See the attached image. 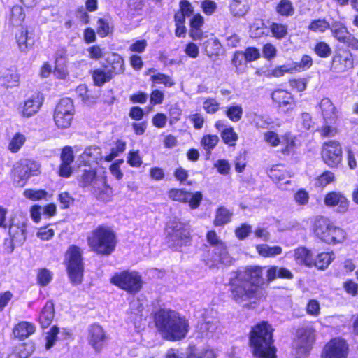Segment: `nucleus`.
<instances>
[{"mask_svg":"<svg viewBox=\"0 0 358 358\" xmlns=\"http://www.w3.org/2000/svg\"><path fill=\"white\" fill-rule=\"evenodd\" d=\"M74 156L71 147H65L61 154V160L63 164H69L73 162Z\"/></svg>","mask_w":358,"mask_h":358,"instance_id":"052dcab7","label":"nucleus"},{"mask_svg":"<svg viewBox=\"0 0 358 358\" xmlns=\"http://www.w3.org/2000/svg\"><path fill=\"white\" fill-rule=\"evenodd\" d=\"M16 38L21 52H27L34 44V38L28 36L27 31H22Z\"/></svg>","mask_w":358,"mask_h":358,"instance_id":"e433bc0d","label":"nucleus"},{"mask_svg":"<svg viewBox=\"0 0 358 358\" xmlns=\"http://www.w3.org/2000/svg\"><path fill=\"white\" fill-rule=\"evenodd\" d=\"M319 130L321 136L324 138L333 137L337 134V129L334 127L329 125L330 123H324Z\"/></svg>","mask_w":358,"mask_h":358,"instance_id":"4d7b16f0","label":"nucleus"},{"mask_svg":"<svg viewBox=\"0 0 358 358\" xmlns=\"http://www.w3.org/2000/svg\"><path fill=\"white\" fill-rule=\"evenodd\" d=\"M110 31V27L108 23L103 19L100 18L98 20L97 34L101 37H105Z\"/></svg>","mask_w":358,"mask_h":358,"instance_id":"338daca9","label":"nucleus"},{"mask_svg":"<svg viewBox=\"0 0 358 358\" xmlns=\"http://www.w3.org/2000/svg\"><path fill=\"white\" fill-rule=\"evenodd\" d=\"M294 257L298 263L307 266H313L314 259L310 250L305 248H299L295 250Z\"/></svg>","mask_w":358,"mask_h":358,"instance_id":"473e14b6","label":"nucleus"},{"mask_svg":"<svg viewBox=\"0 0 358 358\" xmlns=\"http://www.w3.org/2000/svg\"><path fill=\"white\" fill-rule=\"evenodd\" d=\"M23 194L26 198L30 200L38 201L45 199L48 195V192L43 189L34 190L28 189L24 191Z\"/></svg>","mask_w":358,"mask_h":358,"instance_id":"8fccbe9b","label":"nucleus"},{"mask_svg":"<svg viewBox=\"0 0 358 358\" xmlns=\"http://www.w3.org/2000/svg\"><path fill=\"white\" fill-rule=\"evenodd\" d=\"M233 213L225 207H219L215 213L213 224L215 226H223L228 224L231 221Z\"/></svg>","mask_w":358,"mask_h":358,"instance_id":"72a5a7b5","label":"nucleus"},{"mask_svg":"<svg viewBox=\"0 0 358 358\" xmlns=\"http://www.w3.org/2000/svg\"><path fill=\"white\" fill-rule=\"evenodd\" d=\"M249 10L246 0H233L230 4L231 13L235 17H243Z\"/></svg>","mask_w":358,"mask_h":358,"instance_id":"c9c22d12","label":"nucleus"},{"mask_svg":"<svg viewBox=\"0 0 358 358\" xmlns=\"http://www.w3.org/2000/svg\"><path fill=\"white\" fill-rule=\"evenodd\" d=\"M87 243L94 252L101 255H110L117 244L114 231L109 227L99 225L87 236Z\"/></svg>","mask_w":358,"mask_h":358,"instance_id":"7ed1b4c3","label":"nucleus"},{"mask_svg":"<svg viewBox=\"0 0 358 358\" xmlns=\"http://www.w3.org/2000/svg\"><path fill=\"white\" fill-rule=\"evenodd\" d=\"M268 176L274 182L278 184L281 189H285L284 186L290 182V176L285 168L280 164L273 166L268 170Z\"/></svg>","mask_w":358,"mask_h":358,"instance_id":"aec40b11","label":"nucleus"},{"mask_svg":"<svg viewBox=\"0 0 358 358\" xmlns=\"http://www.w3.org/2000/svg\"><path fill=\"white\" fill-rule=\"evenodd\" d=\"M9 234L11 237L13 246L20 245L26 239V226L24 222H13L9 227Z\"/></svg>","mask_w":358,"mask_h":358,"instance_id":"393cba45","label":"nucleus"},{"mask_svg":"<svg viewBox=\"0 0 358 358\" xmlns=\"http://www.w3.org/2000/svg\"><path fill=\"white\" fill-rule=\"evenodd\" d=\"M170 333L168 334L169 341H180L186 337L189 329V322L185 316L178 314L176 320L171 325Z\"/></svg>","mask_w":358,"mask_h":358,"instance_id":"6ab92c4d","label":"nucleus"},{"mask_svg":"<svg viewBox=\"0 0 358 358\" xmlns=\"http://www.w3.org/2000/svg\"><path fill=\"white\" fill-rule=\"evenodd\" d=\"M178 313L170 309H160L155 314V323L163 338H168L172 324L176 320Z\"/></svg>","mask_w":358,"mask_h":358,"instance_id":"f8f14e48","label":"nucleus"},{"mask_svg":"<svg viewBox=\"0 0 358 358\" xmlns=\"http://www.w3.org/2000/svg\"><path fill=\"white\" fill-rule=\"evenodd\" d=\"M52 275L50 271L46 268L40 269L37 275V280L41 286H46L52 280Z\"/></svg>","mask_w":358,"mask_h":358,"instance_id":"603ef678","label":"nucleus"},{"mask_svg":"<svg viewBox=\"0 0 358 358\" xmlns=\"http://www.w3.org/2000/svg\"><path fill=\"white\" fill-rule=\"evenodd\" d=\"M297 337L296 356L297 358H306L315 342V331L311 327H301L297 331Z\"/></svg>","mask_w":358,"mask_h":358,"instance_id":"9d476101","label":"nucleus"},{"mask_svg":"<svg viewBox=\"0 0 358 358\" xmlns=\"http://www.w3.org/2000/svg\"><path fill=\"white\" fill-rule=\"evenodd\" d=\"M151 80L154 83H162L166 87H171L174 85V82L171 80V78L165 74L159 73L153 75L150 78Z\"/></svg>","mask_w":358,"mask_h":358,"instance_id":"864d4df0","label":"nucleus"},{"mask_svg":"<svg viewBox=\"0 0 358 358\" xmlns=\"http://www.w3.org/2000/svg\"><path fill=\"white\" fill-rule=\"evenodd\" d=\"M218 141L219 138L217 135L208 134L202 138L201 143L206 151L210 152L217 145Z\"/></svg>","mask_w":358,"mask_h":358,"instance_id":"de8ad7c7","label":"nucleus"},{"mask_svg":"<svg viewBox=\"0 0 358 358\" xmlns=\"http://www.w3.org/2000/svg\"><path fill=\"white\" fill-rule=\"evenodd\" d=\"M348 354L347 343L341 338H335L325 345L321 358H347Z\"/></svg>","mask_w":358,"mask_h":358,"instance_id":"2eb2a0df","label":"nucleus"},{"mask_svg":"<svg viewBox=\"0 0 358 358\" xmlns=\"http://www.w3.org/2000/svg\"><path fill=\"white\" fill-rule=\"evenodd\" d=\"M346 233L342 229L333 226L331 234H329V242L327 243L336 244L343 241L345 238Z\"/></svg>","mask_w":358,"mask_h":358,"instance_id":"a18cd8bd","label":"nucleus"},{"mask_svg":"<svg viewBox=\"0 0 358 358\" xmlns=\"http://www.w3.org/2000/svg\"><path fill=\"white\" fill-rule=\"evenodd\" d=\"M54 316V304L52 301H47L38 318L42 328L48 327L51 324Z\"/></svg>","mask_w":358,"mask_h":358,"instance_id":"c756f323","label":"nucleus"},{"mask_svg":"<svg viewBox=\"0 0 358 358\" xmlns=\"http://www.w3.org/2000/svg\"><path fill=\"white\" fill-rule=\"evenodd\" d=\"M333 255V254L328 252L319 254L317 256V258L314 260L313 266H316L319 269H325L334 259Z\"/></svg>","mask_w":358,"mask_h":358,"instance_id":"ea45409f","label":"nucleus"},{"mask_svg":"<svg viewBox=\"0 0 358 358\" xmlns=\"http://www.w3.org/2000/svg\"><path fill=\"white\" fill-rule=\"evenodd\" d=\"M75 109L73 101L69 98L60 99L54 113V121L59 129L69 128L73 120Z\"/></svg>","mask_w":358,"mask_h":358,"instance_id":"0eeeda50","label":"nucleus"},{"mask_svg":"<svg viewBox=\"0 0 358 358\" xmlns=\"http://www.w3.org/2000/svg\"><path fill=\"white\" fill-rule=\"evenodd\" d=\"M285 147L282 149L281 152L284 155H289L292 152L295 148V138L290 134H285L282 136L281 142Z\"/></svg>","mask_w":358,"mask_h":358,"instance_id":"a19ab883","label":"nucleus"},{"mask_svg":"<svg viewBox=\"0 0 358 358\" xmlns=\"http://www.w3.org/2000/svg\"><path fill=\"white\" fill-rule=\"evenodd\" d=\"M43 103V99L39 94H36L24 102L22 108V115L24 117H31L36 113Z\"/></svg>","mask_w":358,"mask_h":358,"instance_id":"b1692460","label":"nucleus"},{"mask_svg":"<svg viewBox=\"0 0 358 358\" xmlns=\"http://www.w3.org/2000/svg\"><path fill=\"white\" fill-rule=\"evenodd\" d=\"M166 232L169 241L172 245L181 246L189 241V232L184 224L176 217L171 220L166 224Z\"/></svg>","mask_w":358,"mask_h":358,"instance_id":"1a4fd4ad","label":"nucleus"},{"mask_svg":"<svg viewBox=\"0 0 358 358\" xmlns=\"http://www.w3.org/2000/svg\"><path fill=\"white\" fill-rule=\"evenodd\" d=\"M59 333V329L57 327H53L51 328L50 331L47 334L46 336V348L50 349L55 344V342L57 339V334Z\"/></svg>","mask_w":358,"mask_h":358,"instance_id":"bf43d9fd","label":"nucleus"},{"mask_svg":"<svg viewBox=\"0 0 358 358\" xmlns=\"http://www.w3.org/2000/svg\"><path fill=\"white\" fill-rule=\"evenodd\" d=\"M277 278L292 279L293 275L289 270L285 268L271 266L266 271V282L270 283Z\"/></svg>","mask_w":358,"mask_h":358,"instance_id":"cd10ccee","label":"nucleus"},{"mask_svg":"<svg viewBox=\"0 0 358 358\" xmlns=\"http://www.w3.org/2000/svg\"><path fill=\"white\" fill-rule=\"evenodd\" d=\"M79 185L90 187V190L97 199L105 200L112 194V189L106 184L103 176H97L94 170H85L78 178Z\"/></svg>","mask_w":358,"mask_h":358,"instance_id":"20e7f679","label":"nucleus"},{"mask_svg":"<svg viewBox=\"0 0 358 358\" xmlns=\"http://www.w3.org/2000/svg\"><path fill=\"white\" fill-rule=\"evenodd\" d=\"M217 313L213 309L206 310L203 314V322L199 329L203 336L211 337L219 327Z\"/></svg>","mask_w":358,"mask_h":358,"instance_id":"dca6fc26","label":"nucleus"},{"mask_svg":"<svg viewBox=\"0 0 358 358\" xmlns=\"http://www.w3.org/2000/svg\"><path fill=\"white\" fill-rule=\"evenodd\" d=\"M264 140L272 146H277L281 140L279 138L278 135L273 131H267L264 134Z\"/></svg>","mask_w":358,"mask_h":358,"instance_id":"69168bd1","label":"nucleus"},{"mask_svg":"<svg viewBox=\"0 0 358 358\" xmlns=\"http://www.w3.org/2000/svg\"><path fill=\"white\" fill-rule=\"evenodd\" d=\"M314 50L317 55L323 58L329 57L332 52L330 46L323 41L317 43L315 46Z\"/></svg>","mask_w":358,"mask_h":358,"instance_id":"3c124183","label":"nucleus"},{"mask_svg":"<svg viewBox=\"0 0 358 358\" xmlns=\"http://www.w3.org/2000/svg\"><path fill=\"white\" fill-rule=\"evenodd\" d=\"M331 24L324 19H317L313 20L308 25V29L314 32H324L329 29Z\"/></svg>","mask_w":358,"mask_h":358,"instance_id":"37998d69","label":"nucleus"},{"mask_svg":"<svg viewBox=\"0 0 358 358\" xmlns=\"http://www.w3.org/2000/svg\"><path fill=\"white\" fill-rule=\"evenodd\" d=\"M206 239L208 243L212 245L214 249L222 247V245L225 244L220 239L215 231H209L206 234Z\"/></svg>","mask_w":358,"mask_h":358,"instance_id":"5fc2aeb1","label":"nucleus"},{"mask_svg":"<svg viewBox=\"0 0 358 358\" xmlns=\"http://www.w3.org/2000/svg\"><path fill=\"white\" fill-rule=\"evenodd\" d=\"M107 336L103 327L97 324H92L88 329L89 343L94 350L100 352L107 341Z\"/></svg>","mask_w":358,"mask_h":358,"instance_id":"a211bd4d","label":"nucleus"},{"mask_svg":"<svg viewBox=\"0 0 358 358\" xmlns=\"http://www.w3.org/2000/svg\"><path fill=\"white\" fill-rule=\"evenodd\" d=\"M35 331V327L27 322H21L18 323L13 329V333L15 337L20 340H23Z\"/></svg>","mask_w":358,"mask_h":358,"instance_id":"c85d7f7f","label":"nucleus"},{"mask_svg":"<svg viewBox=\"0 0 358 358\" xmlns=\"http://www.w3.org/2000/svg\"><path fill=\"white\" fill-rule=\"evenodd\" d=\"M105 66L110 71L113 78L117 74L122 73L124 71L123 59L119 55H113L109 64Z\"/></svg>","mask_w":358,"mask_h":358,"instance_id":"f704fd0d","label":"nucleus"},{"mask_svg":"<svg viewBox=\"0 0 358 358\" xmlns=\"http://www.w3.org/2000/svg\"><path fill=\"white\" fill-rule=\"evenodd\" d=\"M273 36L277 39L284 38L287 34V26L280 23L273 22L270 25Z\"/></svg>","mask_w":358,"mask_h":358,"instance_id":"79ce46f5","label":"nucleus"},{"mask_svg":"<svg viewBox=\"0 0 358 358\" xmlns=\"http://www.w3.org/2000/svg\"><path fill=\"white\" fill-rule=\"evenodd\" d=\"M245 56L241 52H236L234 53L232 59V64L236 67V71L237 73L242 72V66L245 64Z\"/></svg>","mask_w":358,"mask_h":358,"instance_id":"6e6d98bb","label":"nucleus"},{"mask_svg":"<svg viewBox=\"0 0 358 358\" xmlns=\"http://www.w3.org/2000/svg\"><path fill=\"white\" fill-rule=\"evenodd\" d=\"M320 108L324 123H334L337 119V111L334 103L329 98H324L320 103Z\"/></svg>","mask_w":358,"mask_h":358,"instance_id":"a878e982","label":"nucleus"},{"mask_svg":"<svg viewBox=\"0 0 358 358\" xmlns=\"http://www.w3.org/2000/svg\"><path fill=\"white\" fill-rule=\"evenodd\" d=\"M334 173L331 171H325L317 178V182L321 186H326L334 180Z\"/></svg>","mask_w":358,"mask_h":358,"instance_id":"774afa93","label":"nucleus"},{"mask_svg":"<svg viewBox=\"0 0 358 358\" xmlns=\"http://www.w3.org/2000/svg\"><path fill=\"white\" fill-rule=\"evenodd\" d=\"M329 29L332 36L339 42L352 50H358V39L348 31L347 27L342 22H333Z\"/></svg>","mask_w":358,"mask_h":358,"instance_id":"ddd939ff","label":"nucleus"},{"mask_svg":"<svg viewBox=\"0 0 358 358\" xmlns=\"http://www.w3.org/2000/svg\"><path fill=\"white\" fill-rule=\"evenodd\" d=\"M243 54L245 56V62L256 60L260 55L259 50L255 48H248Z\"/></svg>","mask_w":358,"mask_h":358,"instance_id":"680f3d73","label":"nucleus"},{"mask_svg":"<svg viewBox=\"0 0 358 358\" xmlns=\"http://www.w3.org/2000/svg\"><path fill=\"white\" fill-rule=\"evenodd\" d=\"M250 343L253 354L258 358H275L273 345L272 328L265 322L255 325L250 331Z\"/></svg>","mask_w":358,"mask_h":358,"instance_id":"f03ea898","label":"nucleus"},{"mask_svg":"<svg viewBox=\"0 0 358 358\" xmlns=\"http://www.w3.org/2000/svg\"><path fill=\"white\" fill-rule=\"evenodd\" d=\"M219 103L212 98L207 99L203 102V108L208 113H215L219 109Z\"/></svg>","mask_w":358,"mask_h":358,"instance_id":"13d9d810","label":"nucleus"},{"mask_svg":"<svg viewBox=\"0 0 358 358\" xmlns=\"http://www.w3.org/2000/svg\"><path fill=\"white\" fill-rule=\"evenodd\" d=\"M263 268L249 266L231 272L229 279L231 299L243 307H249L263 296L261 287L264 284Z\"/></svg>","mask_w":358,"mask_h":358,"instance_id":"f257e3e1","label":"nucleus"},{"mask_svg":"<svg viewBox=\"0 0 358 358\" xmlns=\"http://www.w3.org/2000/svg\"><path fill=\"white\" fill-rule=\"evenodd\" d=\"M102 159L101 150L99 147L90 146L80 155V160L85 164H97Z\"/></svg>","mask_w":358,"mask_h":358,"instance_id":"bb28decb","label":"nucleus"},{"mask_svg":"<svg viewBox=\"0 0 358 358\" xmlns=\"http://www.w3.org/2000/svg\"><path fill=\"white\" fill-rule=\"evenodd\" d=\"M110 282L131 294L138 292L143 285L141 276L136 271H124L116 273L111 278Z\"/></svg>","mask_w":358,"mask_h":358,"instance_id":"39448f33","label":"nucleus"},{"mask_svg":"<svg viewBox=\"0 0 358 358\" xmlns=\"http://www.w3.org/2000/svg\"><path fill=\"white\" fill-rule=\"evenodd\" d=\"M271 98L280 107L291 105L293 102L292 94L282 89H278L273 91L271 94Z\"/></svg>","mask_w":358,"mask_h":358,"instance_id":"7c9ffc66","label":"nucleus"},{"mask_svg":"<svg viewBox=\"0 0 358 358\" xmlns=\"http://www.w3.org/2000/svg\"><path fill=\"white\" fill-rule=\"evenodd\" d=\"M168 196L173 201L184 203H189V206L192 209L197 208L203 199V195L201 192L191 193L184 189L176 188L171 189L168 192Z\"/></svg>","mask_w":358,"mask_h":358,"instance_id":"4468645a","label":"nucleus"},{"mask_svg":"<svg viewBox=\"0 0 358 358\" xmlns=\"http://www.w3.org/2000/svg\"><path fill=\"white\" fill-rule=\"evenodd\" d=\"M39 165L30 159H21L13 169V182L20 187L25 185L29 178L38 171Z\"/></svg>","mask_w":358,"mask_h":358,"instance_id":"6e6552de","label":"nucleus"},{"mask_svg":"<svg viewBox=\"0 0 358 358\" xmlns=\"http://www.w3.org/2000/svg\"><path fill=\"white\" fill-rule=\"evenodd\" d=\"M66 257L68 260L67 271L71 281L74 284L80 283L84 268L80 248L76 245L70 246Z\"/></svg>","mask_w":358,"mask_h":358,"instance_id":"423d86ee","label":"nucleus"},{"mask_svg":"<svg viewBox=\"0 0 358 358\" xmlns=\"http://www.w3.org/2000/svg\"><path fill=\"white\" fill-rule=\"evenodd\" d=\"M92 76L94 84L97 86H102L113 78L111 73L106 66L94 69L92 72Z\"/></svg>","mask_w":358,"mask_h":358,"instance_id":"2f4dec72","label":"nucleus"},{"mask_svg":"<svg viewBox=\"0 0 358 358\" xmlns=\"http://www.w3.org/2000/svg\"><path fill=\"white\" fill-rule=\"evenodd\" d=\"M322 157L326 164L330 167H336L343 159V151L338 141L331 140L322 145Z\"/></svg>","mask_w":358,"mask_h":358,"instance_id":"9b49d317","label":"nucleus"},{"mask_svg":"<svg viewBox=\"0 0 358 358\" xmlns=\"http://www.w3.org/2000/svg\"><path fill=\"white\" fill-rule=\"evenodd\" d=\"M221 137L223 141L229 145H235L238 139V135L231 127L224 129L221 132Z\"/></svg>","mask_w":358,"mask_h":358,"instance_id":"c03bdc74","label":"nucleus"},{"mask_svg":"<svg viewBox=\"0 0 358 358\" xmlns=\"http://www.w3.org/2000/svg\"><path fill=\"white\" fill-rule=\"evenodd\" d=\"M352 67V55L349 51L342 50L335 53L331 61V71L336 73H342Z\"/></svg>","mask_w":358,"mask_h":358,"instance_id":"f3484780","label":"nucleus"},{"mask_svg":"<svg viewBox=\"0 0 358 358\" xmlns=\"http://www.w3.org/2000/svg\"><path fill=\"white\" fill-rule=\"evenodd\" d=\"M309 199L308 193L303 189H300L294 194V200L299 205H306Z\"/></svg>","mask_w":358,"mask_h":358,"instance_id":"e2e57ef3","label":"nucleus"},{"mask_svg":"<svg viewBox=\"0 0 358 358\" xmlns=\"http://www.w3.org/2000/svg\"><path fill=\"white\" fill-rule=\"evenodd\" d=\"M25 139V136L23 134L16 133L9 143V150L12 152H17L24 143Z\"/></svg>","mask_w":358,"mask_h":358,"instance_id":"49530a36","label":"nucleus"},{"mask_svg":"<svg viewBox=\"0 0 358 358\" xmlns=\"http://www.w3.org/2000/svg\"><path fill=\"white\" fill-rule=\"evenodd\" d=\"M333 226L328 219L324 217L317 218L315 222V234L322 241L325 243L329 242V234Z\"/></svg>","mask_w":358,"mask_h":358,"instance_id":"4be33fe9","label":"nucleus"},{"mask_svg":"<svg viewBox=\"0 0 358 358\" xmlns=\"http://www.w3.org/2000/svg\"><path fill=\"white\" fill-rule=\"evenodd\" d=\"M227 116L234 122H238L243 115V108L241 106H231L227 108Z\"/></svg>","mask_w":358,"mask_h":358,"instance_id":"09e8293b","label":"nucleus"},{"mask_svg":"<svg viewBox=\"0 0 358 358\" xmlns=\"http://www.w3.org/2000/svg\"><path fill=\"white\" fill-rule=\"evenodd\" d=\"M256 249L260 255L265 257H275L280 255L282 252V249L280 246L271 247L266 244L257 245Z\"/></svg>","mask_w":358,"mask_h":358,"instance_id":"4c0bfd02","label":"nucleus"},{"mask_svg":"<svg viewBox=\"0 0 358 358\" xmlns=\"http://www.w3.org/2000/svg\"><path fill=\"white\" fill-rule=\"evenodd\" d=\"M213 252L215 254L213 259L206 260V264L209 267H213L219 262L224 265H230L232 263V258L229 255L225 244L222 247L213 249Z\"/></svg>","mask_w":358,"mask_h":358,"instance_id":"5701e85b","label":"nucleus"},{"mask_svg":"<svg viewBox=\"0 0 358 358\" xmlns=\"http://www.w3.org/2000/svg\"><path fill=\"white\" fill-rule=\"evenodd\" d=\"M276 12L282 16L289 17L294 13V8L289 0H280L276 6Z\"/></svg>","mask_w":358,"mask_h":358,"instance_id":"58836bf2","label":"nucleus"},{"mask_svg":"<svg viewBox=\"0 0 358 358\" xmlns=\"http://www.w3.org/2000/svg\"><path fill=\"white\" fill-rule=\"evenodd\" d=\"M251 232V226L243 224L235 231L236 236L238 238L245 239Z\"/></svg>","mask_w":358,"mask_h":358,"instance_id":"0e129e2a","label":"nucleus"},{"mask_svg":"<svg viewBox=\"0 0 358 358\" xmlns=\"http://www.w3.org/2000/svg\"><path fill=\"white\" fill-rule=\"evenodd\" d=\"M324 203L327 206H337V211L341 213H345L349 206V201L341 193L331 192L328 193L324 199Z\"/></svg>","mask_w":358,"mask_h":358,"instance_id":"412c9836","label":"nucleus"}]
</instances>
